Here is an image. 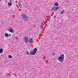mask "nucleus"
<instances>
[{
    "instance_id": "412c9836",
    "label": "nucleus",
    "mask_w": 78,
    "mask_h": 78,
    "mask_svg": "<svg viewBox=\"0 0 78 78\" xmlns=\"http://www.w3.org/2000/svg\"><path fill=\"white\" fill-rule=\"evenodd\" d=\"M14 75H15V76H16V75H17V74H16L15 73H14Z\"/></svg>"
},
{
    "instance_id": "dca6fc26",
    "label": "nucleus",
    "mask_w": 78,
    "mask_h": 78,
    "mask_svg": "<svg viewBox=\"0 0 78 78\" xmlns=\"http://www.w3.org/2000/svg\"><path fill=\"white\" fill-rule=\"evenodd\" d=\"M64 11L62 10V11H61V12H60V14H64Z\"/></svg>"
},
{
    "instance_id": "a211bd4d",
    "label": "nucleus",
    "mask_w": 78,
    "mask_h": 78,
    "mask_svg": "<svg viewBox=\"0 0 78 78\" xmlns=\"http://www.w3.org/2000/svg\"><path fill=\"white\" fill-rule=\"evenodd\" d=\"M12 0H9V2H8V3H12Z\"/></svg>"
},
{
    "instance_id": "f257e3e1",
    "label": "nucleus",
    "mask_w": 78,
    "mask_h": 78,
    "mask_svg": "<svg viewBox=\"0 0 78 78\" xmlns=\"http://www.w3.org/2000/svg\"><path fill=\"white\" fill-rule=\"evenodd\" d=\"M64 55L63 54L61 55L58 58V59L61 62H64Z\"/></svg>"
},
{
    "instance_id": "f03ea898",
    "label": "nucleus",
    "mask_w": 78,
    "mask_h": 78,
    "mask_svg": "<svg viewBox=\"0 0 78 78\" xmlns=\"http://www.w3.org/2000/svg\"><path fill=\"white\" fill-rule=\"evenodd\" d=\"M22 17H23L24 20L26 21V20H27L28 18L27 16H26V15L25 14H23L22 15Z\"/></svg>"
},
{
    "instance_id": "9b49d317",
    "label": "nucleus",
    "mask_w": 78,
    "mask_h": 78,
    "mask_svg": "<svg viewBox=\"0 0 78 78\" xmlns=\"http://www.w3.org/2000/svg\"><path fill=\"white\" fill-rule=\"evenodd\" d=\"M45 25V21H43L42 23L41 24V26L42 27H44Z\"/></svg>"
},
{
    "instance_id": "ddd939ff",
    "label": "nucleus",
    "mask_w": 78,
    "mask_h": 78,
    "mask_svg": "<svg viewBox=\"0 0 78 78\" xmlns=\"http://www.w3.org/2000/svg\"><path fill=\"white\" fill-rule=\"evenodd\" d=\"M3 49L1 48L0 49V53H3Z\"/></svg>"
},
{
    "instance_id": "6ab92c4d",
    "label": "nucleus",
    "mask_w": 78,
    "mask_h": 78,
    "mask_svg": "<svg viewBox=\"0 0 78 78\" xmlns=\"http://www.w3.org/2000/svg\"><path fill=\"white\" fill-rule=\"evenodd\" d=\"M55 55V53H52V56H54Z\"/></svg>"
},
{
    "instance_id": "7ed1b4c3",
    "label": "nucleus",
    "mask_w": 78,
    "mask_h": 78,
    "mask_svg": "<svg viewBox=\"0 0 78 78\" xmlns=\"http://www.w3.org/2000/svg\"><path fill=\"white\" fill-rule=\"evenodd\" d=\"M58 9H59V7H54L52 8V9H51V11H53V12H55V10H58Z\"/></svg>"
},
{
    "instance_id": "0eeeda50",
    "label": "nucleus",
    "mask_w": 78,
    "mask_h": 78,
    "mask_svg": "<svg viewBox=\"0 0 78 78\" xmlns=\"http://www.w3.org/2000/svg\"><path fill=\"white\" fill-rule=\"evenodd\" d=\"M24 41L26 43H27V42H28V39L27 37H25L24 39Z\"/></svg>"
},
{
    "instance_id": "423d86ee",
    "label": "nucleus",
    "mask_w": 78,
    "mask_h": 78,
    "mask_svg": "<svg viewBox=\"0 0 78 78\" xmlns=\"http://www.w3.org/2000/svg\"><path fill=\"white\" fill-rule=\"evenodd\" d=\"M11 36V35L10 34H9L7 33H5V36L7 37H9V36Z\"/></svg>"
},
{
    "instance_id": "6e6552de",
    "label": "nucleus",
    "mask_w": 78,
    "mask_h": 78,
    "mask_svg": "<svg viewBox=\"0 0 78 78\" xmlns=\"http://www.w3.org/2000/svg\"><path fill=\"white\" fill-rule=\"evenodd\" d=\"M8 31H9L10 33H13L14 32V30H12V29L11 28H10L8 29Z\"/></svg>"
},
{
    "instance_id": "5701e85b",
    "label": "nucleus",
    "mask_w": 78,
    "mask_h": 78,
    "mask_svg": "<svg viewBox=\"0 0 78 78\" xmlns=\"http://www.w3.org/2000/svg\"><path fill=\"white\" fill-rule=\"evenodd\" d=\"M15 38H16V39H18V38H17V37H15Z\"/></svg>"
},
{
    "instance_id": "f8f14e48",
    "label": "nucleus",
    "mask_w": 78,
    "mask_h": 78,
    "mask_svg": "<svg viewBox=\"0 0 78 78\" xmlns=\"http://www.w3.org/2000/svg\"><path fill=\"white\" fill-rule=\"evenodd\" d=\"M54 5L55 6H59V5H58V2L55 3Z\"/></svg>"
},
{
    "instance_id": "4468645a",
    "label": "nucleus",
    "mask_w": 78,
    "mask_h": 78,
    "mask_svg": "<svg viewBox=\"0 0 78 78\" xmlns=\"http://www.w3.org/2000/svg\"><path fill=\"white\" fill-rule=\"evenodd\" d=\"M19 5L20 7L22 8V5H21V4L20 3V2H19Z\"/></svg>"
},
{
    "instance_id": "f3484780",
    "label": "nucleus",
    "mask_w": 78,
    "mask_h": 78,
    "mask_svg": "<svg viewBox=\"0 0 78 78\" xmlns=\"http://www.w3.org/2000/svg\"><path fill=\"white\" fill-rule=\"evenodd\" d=\"M26 55H29V52H28V51H27Z\"/></svg>"
},
{
    "instance_id": "1a4fd4ad",
    "label": "nucleus",
    "mask_w": 78,
    "mask_h": 78,
    "mask_svg": "<svg viewBox=\"0 0 78 78\" xmlns=\"http://www.w3.org/2000/svg\"><path fill=\"white\" fill-rule=\"evenodd\" d=\"M8 5L9 6V7H10V6H12V3L8 2Z\"/></svg>"
},
{
    "instance_id": "9d476101",
    "label": "nucleus",
    "mask_w": 78,
    "mask_h": 78,
    "mask_svg": "<svg viewBox=\"0 0 78 78\" xmlns=\"http://www.w3.org/2000/svg\"><path fill=\"white\" fill-rule=\"evenodd\" d=\"M34 51L36 53V52L37 51V48H35L33 49Z\"/></svg>"
},
{
    "instance_id": "2eb2a0df",
    "label": "nucleus",
    "mask_w": 78,
    "mask_h": 78,
    "mask_svg": "<svg viewBox=\"0 0 78 78\" xmlns=\"http://www.w3.org/2000/svg\"><path fill=\"white\" fill-rule=\"evenodd\" d=\"M9 58H10V59H11V58H12V56H11V55H9L8 56Z\"/></svg>"
},
{
    "instance_id": "4be33fe9",
    "label": "nucleus",
    "mask_w": 78,
    "mask_h": 78,
    "mask_svg": "<svg viewBox=\"0 0 78 78\" xmlns=\"http://www.w3.org/2000/svg\"><path fill=\"white\" fill-rule=\"evenodd\" d=\"M43 59H44H44H45V56L43 57Z\"/></svg>"
},
{
    "instance_id": "b1692460",
    "label": "nucleus",
    "mask_w": 78,
    "mask_h": 78,
    "mask_svg": "<svg viewBox=\"0 0 78 78\" xmlns=\"http://www.w3.org/2000/svg\"><path fill=\"white\" fill-rule=\"evenodd\" d=\"M5 2H7V0H5Z\"/></svg>"
},
{
    "instance_id": "393cba45",
    "label": "nucleus",
    "mask_w": 78,
    "mask_h": 78,
    "mask_svg": "<svg viewBox=\"0 0 78 78\" xmlns=\"http://www.w3.org/2000/svg\"><path fill=\"white\" fill-rule=\"evenodd\" d=\"M2 0H0V1H2Z\"/></svg>"
},
{
    "instance_id": "20e7f679",
    "label": "nucleus",
    "mask_w": 78,
    "mask_h": 78,
    "mask_svg": "<svg viewBox=\"0 0 78 78\" xmlns=\"http://www.w3.org/2000/svg\"><path fill=\"white\" fill-rule=\"evenodd\" d=\"M28 41V42H30L31 44H33V37L30 38Z\"/></svg>"
},
{
    "instance_id": "39448f33",
    "label": "nucleus",
    "mask_w": 78,
    "mask_h": 78,
    "mask_svg": "<svg viewBox=\"0 0 78 78\" xmlns=\"http://www.w3.org/2000/svg\"><path fill=\"white\" fill-rule=\"evenodd\" d=\"M36 53L34 51H31L30 52V55H35Z\"/></svg>"
},
{
    "instance_id": "aec40b11",
    "label": "nucleus",
    "mask_w": 78,
    "mask_h": 78,
    "mask_svg": "<svg viewBox=\"0 0 78 78\" xmlns=\"http://www.w3.org/2000/svg\"><path fill=\"white\" fill-rule=\"evenodd\" d=\"M56 17V16L54 15V16L53 18H55V17Z\"/></svg>"
}]
</instances>
